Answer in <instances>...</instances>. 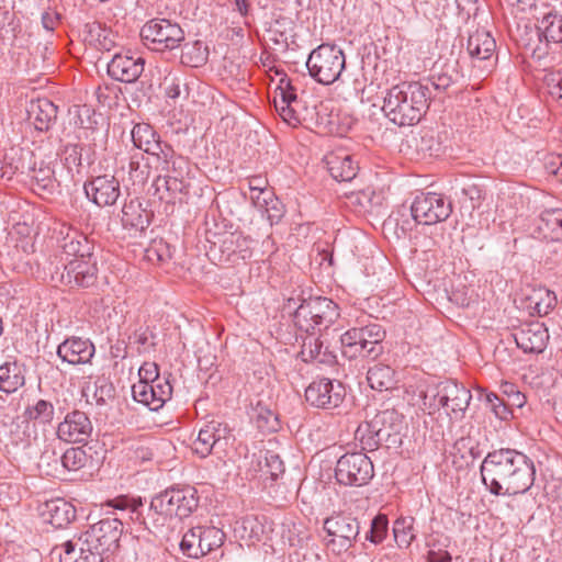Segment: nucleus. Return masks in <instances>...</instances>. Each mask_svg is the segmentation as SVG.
I'll return each instance as SVG.
<instances>
[{
	"label": "nucleus",
	"instance_id": "f257e3e1",
	"mask_svg": "<svg viewBox=\"0 0 562 562\" xmlns=\"http://www.w3.org/2000/svg\"><path fill=\"white\" fill-rule=\"evenodd\" d=\"M285 310L293 315L296 329L305 333L300 351L304 362H315L325 366L337 363V356L322 338V330L328 329L340 316L338 305L324 296L308 299L290 297Z\"/></svg>",
	"mask_w": 562,
	"mask_h": 562
},
{
	"label": "nucleus",
	"instance_id": "f03ea898",
	"mask_svg": "<svg viewBox=\"0 0 562 562\" xmlns=\"http://www.w3.org/2000/svg\"><path fill=\"white\" fill-rule=\"evenodd\" d=\"M480 473L483 485L492 495L515 496L531 488L536 479V467L524 452L501 448L485 456Z\"/></svg>",
	"mask_w": 562,
	"mask_h": 562
},
{
	"label": "nucleus",
	"instance_id": "7ed1b4c3",
	"mask_svg": "<svg viewBox=\"0 0 562 562\" xmlns=\"http://www.w3.org/2000/svg\"><path fill=\"white\" fill-rule=\"evenodd\" d=\"M435 97L428 85L419 81L402 82L387 90L382 111L394 124L412 126L420 121L429 101Z\"/></svg>",
	"mask_w": 562,
	"mask_h": 562
},
{
	"label": "nucleus",
	"instance_id": "20e7f679",
	"mask_svg": "<svg viewBox=\"0 0 562 562\" xmlns=\"http://www.w3.org/2000/svg\"><path fill=\"white\" fill-rule=\"evenodd\" d=\"M199 501L198 491L192 485H173L166 488L150 501L149 517L156 518L151 519V525H147L148 530L157 532L173 517H189L198 508Z\"/></svg>",
	"mask_w": 562,
	"mask_h": 562
},
{
	"label": "nucleus",
	"instance_id": "39448f33",
	"mask_svg": "<svg viewBox=\"0 0 562 562\" xmlns=\"http://www.w3.org/2000/svg\"><path fill=\"white\" fill-rule=\"evenodd\" d=\"M404 428V416L394 408H387L379 412L370 422L361 424L356 430V438L363 450L373 451L382 445L398 448Z\"/></svg>",
	"mask_w": 562,
	"mask_h": 562
},
{
	"label": "nucleus",
	"instance_id": "423d86ee",
	"mask_svg": "<svg viewBox=\"0 0 562 562\" xmlns=\"http://www.w3.org/2000/svg\"><path fill=\"white\" fill-rule=\"evenodd\" d=\"M384 328L376 323L352 327L340 336L341 352L348 359L367 358L375 360L383 353Z\"/></svg>",
	"mask_w": 562,
	"mask_h": 562
},
{
	"label": "nucleus",
	"instance_id": "0eeeda50",
	"mask_svg": "<svg viewBox=\"0 0 562 562\" xmlns=\"http://www.w3.org/2000/svg\"><path fill=\"white\" fill-rule=\"evenodd\" d=\"M345 54L336 45L322 44L313 49L306 67L312 78L322 85H331L345 69Z\"/></svg>",
	"mask_w": 562,
	"mask_h": 562
},
{
	"label": "nucleus",
	"instance_id": "6e6552de",
	"mask_svg": "<svg viewBox=\"0 0 562 562\" xmlns=\"http://www.w3.org/2000/svg\"><path fill=\"white\" fill-rule=\"evenodd\" d=\"M143 43L155 52L178 48L186 38L179 23L169 19L155 18L147 21L140 29Z\"/></svg>",
	"mask_w": 562,
	"mask_h": 562
},
{
	"label": "nucleus",
	"instance_id": "1a4fd4ad",
	"mask_svg": "<svg viewBox=\"0 0 562 562\" xmlns=\"http://www.w3.org/2000/svg\"><path fill=\"white\" fill-rule=\"evenodd\" d=\"M273 103L279 115L289 125L296 126L302 121L312 119V111L306 106L303 97L297 94L296 87L286 76L279 80Z\"/></svg>",
	"mask_w": 562,
	"mask_h": 562
},
{
	"label": "nucleus",
	"instance_id": "9d476101",
	"mask_svg": "<svg viewBox=\"0 0 562 562\" xmlns=\"http://www.w3.org/2000/svg\"><path fill=\"white\" fill-rule=\"evenodd\" d=\"M50 279L55 283L69 286L71 289L91 288L98 280V267L95 258L71 259L56 266L50 272Z\"/></svg>",
	"mask_w": 562,
	"mask_h": 562
},
{
	"label": "nucleus",
	"instance_id": "9b49d317",
	"mask_svg": "<svg viewBox=\"0 0 562 562\" xmlns=\"http://www.w3.org/2000/svg\"><path fill=\"white\" fill-rule=\"evenodd\" d=\"M374 475L371 459L362 452H348L341 456L335 468L337 483L345 486H364Z\"/></svg>",
	"mask_w": 562,
	"mask_h": 562
},
{
	"label": "nucleus",
	"instance_id": "f8f14e48",
	"mask_svg": "<svg viewBox=\"0 0 562 562\" xmlns=\"http://www.w3.org/2000/svg\"><path fill=\"white\" fill-rule=\"evenodd\" d=\"M452 212V204L442 194L436 192L420 193L411 205L415 223L434 225L446 221Z\"/></svg>",
	"mask_w": 562,
	"mask_h": 562
},
{
	"label": "nucleus",
	"instance_id": "ddd939ff",
	"mask_svg": "<svg viewBox=\"0 0 562 562\" xmlns=\"http://www.w3.org/2000/svg\"><path fill=\"white\" fill-rule=\"evenodd\" d=\"M122 533L123 522L120 518H104L83 533L85 544L109 558L119 549Z\"/></svg>",
	"mask_w": 562,
	"mask_h": 562
},
{
	"label": "nucleus",
	"instance_id": "4468645a",
	"mask_svg": "<svg viewBox=\"0 0 562 562\" xmlns=\"http://www.w3.org/2000/svg\"><path fill=\"white\" fill-rule=\"evenodd\" d=\"M232 437L231 429L226 425L212 420L200 429L192 449L201 458L215 454L222 459Z\"/></svg>",
	"mask_w": 562,
	"mask_h": 562
},
{
	"label": "nucleus",
	"instance_id": "2eb2a0df",
	"mask_svg": "<svg viewBox=\"0 0 562 562\" xmlns=\"http://www.w3.org/2000/svg\"><path fill=\"white\" fill-rule=\"evenodd\" d=\"M345 396L346 389L344 384L327 378L314 380L305 390L306 402L323 409L338 407Z\"/></svg>",
	"mask_w": 562,
	"mask_h": 562
},
{
	"label": "nucleus",
	"instance_id": "dca6fc26",
	"mask_svg": "<svg viewBox=\"0 0 562 562\" xmlns=\"http://www.w3.org/2000/svg\"><path fill=\"white\" fill-rule=\"evenodd\" d=\"M93 425L82 411L68 412L57 426V438L67 443H87L91 437Z\"/></svg>",
	"mask_w": 562,
	"mask_h": 562
},
{
	"label": "nucleus",
	"instance_id": "f3484780",
	"mask_svg": "<svg viewBox=\"0 0 562 562\" xmlns=\"http://www.w3.org/2000/svg\"><path fill=\"white\" fill-rule=\"evenodd\" d=\"M145 63V58L132 50L116 53L108 63V75L113 80L133 83L144 72Z\"/></svg>",
	"mask_w": 562,
	"mask_h": 562
},
{
	"label": "nucleus",
	"instance_id": "a211bd4d",
	"mask_svg": "<svg viewBox=\"0 0 562 562\" xmlns=\"http://www.w3.org/2000/svg\"><path fill=\"white\" fill-rule=\"evenodd\" d=\"M86 196L100 207L114 205L121 195V184L114 175L92 177L83 184Z\"/></svg>",
	"mask_w": 562,
	"mask_h": 562
},
{
	"label": "nucleus",
	"instance_id": "6ab92c4d",
	"mask_svg": "<svg viewBox=\"0 0 562 562\" xmlns=\"http://www.w3.org/2000/svg\"><path fill=\"white\" fill-rule=\"evenodd\" d=\"M435 400L451 413L463 415L470 405L472 395L469 389L454 380H445L436 385Z\"/></svg>",
	"mask_w": 562,
	"mask_h": 562
},
{
	"label": "nucleus",
	"instance_id": "aec40b11",
	"mask_svg": "<svg viewBox=\"0 0 562 562\" xmlns=\"http://www.w3.org/2000/svg\"><path fill=\"white\" fill-rule=\"evenodd\" d=\"M132 395L136 402L156 412L171 398L172 386L168 378L151 383L137 382L132 386Z\"/></svg>",
	"mask_w": 562,
	"mask_h": 562
},
{
	"label": "nucleus",
	"instance_id": "412c9836",
	"mask_svg": "<svg viewBox=\"0 0 562 562\" xmlns=\"http://www.w3.org/2000/svg\"><path fill=\"white\" fill-rule=\"evenodd\" d=\"M56 353L68 364H88L94 357L95 347L88 338L71 336L58 345Z\"/></svg>",
	"mask_w": 562,
	"mask_h": 562
},
{
	"label": "nucleus",
	"instance_id": "4be33fe9",
	"mask_svg": "<svg viewBox=\"0 0 562 562\" xmlns=\"http://www.w3.org/2000/svg\"><path fill=\"white\" fill-rule=\"evenodd\" d=\"M360 521L351 516L337 515L325 519L324 530L340 539V548L348 550L360 533Z\"/></svg>",
	"mask_w": 562,
	"mask_h": 562
},
{
	"label": "nucleus",
	"instance_id": "5701e85b",
	"mask_svg": "<svg viewBox=\"0 0 562 562\" xmlns=\"http://www.w3.org/2000/svg\"><path fill=\"white\" fill-rule=\"evenodd\" d=\"M515 342L524 352L540 353L549 340L548 329L541 323H530L514 334Z\"/></svg>",
	"mask_w": 562,
	"mask_h": 562
},
{
	"label": "nucleus",
	"instance_id": "b1692460",
	"mask_svg": "<svg viewBox=\"0 0 562 562\" xmlns=\"http://www.w3.org/2000/svg\"><path fill=\"white\" fill-rule=\"evenodd\" d=\"M58 155L68 169L91 166L95 160L94 145L91 144L66 143L60 146Z\"/></svg>",
	"mask_w": 562,
	"mask_h": 562
},
{
	"label": "nucleus",
	"instance_id": "393cba45",
	"mask_svg": "<svg viewBox=\"0 0 562 562\" xmlns=\"http://www.w3.org/2000/svg\"><path fill=\"white\" fill-rule=\"evenodd\" d=\"M58 108L47 98L32 100L27 106L29 120L40 132H46L57 119Z\"/></svg>",
	"mask_w": 562,
	"mask_h": 562
},
{
	"label": "nucleus",
	"instance_id": "a878e982",
	"mask_svg": "<svg viewBox=\"0 0 562 562\" xmlns=\"http://www.w3.org/2000/svg\"><path fill=\"white\" fill-rule=\"evenodd\" d=\"M27 177L31 179L32 190L38 195H53L58 190L59 183L55 177V170L49 164L42 161L37 166L35 162Z\"/></svg>",
	"mask_w": 562,
	"mask_h": 562
},
{
	"label": "nucleus",
	"instance_id": "bb28decb",
	"mask_svg": "<svg viewBox=\"0 0 562 562\" xmlns=\"http://www.w3.org/2000/svg\"><path fill=\"white\" fill-rule=\"evenodd\" d=\"M59 247L61 248L64 255L67 257L72 256L75 257L74 259L93 258L92 245L88 237L83 234H80L76 229L68 228V232L63 238Z\"/></svg>",
	"mask_w": 562,
	"mask_h": 562
},
{
	"label": "nucleus",
	"instance_id": "cd10ccee",
	"mask_svg": "<svg viewBox=\"0 0 562 562\" xmlns=\"http://www.w3.org/2000/svg\"><path fill=\"white\" fill-rule=\"evenodd\" d=\"M496 48L494 37L484 30H477L470 34L467 43V50L472 58L488 60Z\"/></svg>",
	"mask_w": 562,
	"mask_h": 562
},
{
	"label": "nucleus",
	"instance_id": "c85d7f7f",
	"mask_svg": "<svg viewBox=\"0 0 562 562\" xmlns=\"http://www.w3.org/2000/svg\"><path fill=\"white\" fill-rule=\"evenodd\" d=\"M122 224L138 232H144L150 224L151 213L142 207L137 200H131L122 207Z\"/></svg>",
	"mask_w": 562,
	"mask_h": 562
},
{
	"label": "nucleus",
	"instance_id": "c756f323",
	"mask_svg": "<svg viewBox=\"0 0 562 562\" xmlns=\"http://www.w3.org/2000/svg\"><path fill=\"white\" fill-rule=\"evenodd\" d=\"M326 164L330 176L341 182L355 179L359 170L358 164L350 155H330L326 158Z\"/></svg>",
	"mask_w": 562,
	"mask_h": 562
},
{
	"label": "nucleus",
	"instance_id": "7c9ffc66",
	"mask_svg": "<svg viewBox=\"0 0 562 562\" xmlns=\"http://www.w3.org/2000/svg\"><path fill=\"white\" fill-rule=\"evenodd\" d=\"M45 514L52 526L63 528L76 518V508L65 499L56 498L45 503Z\"/></svg>",
	"mask_w": 562,
	"mask_h": 562
},
{
	"label": "nucleus",
	"instance_id": "2f4dec72",
	"mask_svg": "<svg viewBox=\"0 0 562 562\" xmlns=\"http://www.w3.org/2000/svg\"><path fill=\"white\" fill-rule=\"evenodd\" d=\"M33 158V151L29 149H12L11 154L5 156V166L2 176L8 175L9 178L14 173L27 176L35 164Z\"/></svg>",
	"mask_w": 562,
	"mask_h": 562
},
{
	"label": "nucleus",
	"instance_id": "473e14b6",
	"mask_svg": "<svg viewBox=\"0 0 562 562\" xmlns=\"http://www.w3.org/2000/svg\"><path fill=\"white\" fill-rule=\"evenodd\" d=\"M23 368L18 362H5L0 366V391L13 393L25 383Z\"/></svg>",
	"mask_w": 562,
	"mask_h": 562
},
{
	"label": "nucleus",
	"instance_id": "72a5a7b5",
	"mask_svg": "<svg viewBox=\"0 0 562 562\" xmlns=\"http://www.w3.org/2000/svg\"><path fill=\"white\" fill-rule=\"evenodd\" d=\"M367 380L371 389L387 391L395 386V371L386 364L376 363L368 370Z\"/></svg>",
	"mask_w": 562,
	"mask_h": 562
},
{
	"label": "nucleus",
	"instance_id": "f704fd0d",
	"mask_svg": "<svg viewBox=\"0 0 562 562\" xmlns=\"http://www.w3.org/2000/svg\"><path fill=\"white\" fill-rule=\"evenodd\" d=\"M133 144L136 148L146 154L157 149V144L160 142L159 135L147 123H137L131 132Z\"/></svg>",
	"mask_w": 562,
	"mask_h": 562
},
{
	"label": "nucleus",
	"instance_id": "c9c22d12",
	"mask_svg": "<svg viewBox=\"0 0 562 562\" xmlns=\"http://www.w3.org/2000/svg\"><path fill=\"white\" fill-rule=\"evenodd\" d=\"M537 33L540 42L562 43V15L551 12L546 14L537 26Z\"/></svg>",
	"mask_w": 562,
	"mask_h": 562
},
{
	"label": "nucleus",
	"instance_id": "e433bc0d",
	"mask_svg": "<svg viewBox=\"0 0 562 562\" xmlns=\"http://www.w3.org/2000/svg\"><path fill=\"white\" fill-rule=\"evenodd\" d=\"M196 538L202 557L221 548L225 540V533L216 527L196 526Z\"/></svg>",
	"mask_w": 562,
	"mask_h": 562
},
{
	"label": "nucleus",
	"instance_id": "4c0bfd02",
	"mask_svg": "<svg viewBox=\"0 0 562 562\" xmlns=\"http://www.w3.org/2000/svg\"><path fill=\"white\" fill-rule=\"evenodd\" d=\"M209 59V47L202 41L186 43L181 49V63L189 67H202Z\"/></svg>",
	"mask_w": 562,
	"mask_h": 562
},
{
	"label": "nucleus",
	"instance_id": "58836bf2",
	"mask_svg": "<svg viewBox=\"0 0 562 562\" xmlns=\"http://www.w3.org/2000/svg\"><path fill=\"white\" fill-rule=\"evenodd\" d=\"M149 155L155 156L161 162V170L167 172L171 170L177 172L178 169H181V162H184L181 156L177 157L171 145L161 140L157 144V149L150 151Z\"/></svg>",
	"mask_w": 562,
	"mask_h": 562
},
{
	"label": "nucleus",
	"instance_id": "ea45409f",
	"mask_svg": "<svg viewBox=\"0 0 562 562\" xmlns=\"http://www.w3.org/2000/svg\"><path fill=\"white\" fill-rule=\"evenodd\" d=\"M413 517H400L394 521L393 535L400 548H408L416 538Z\"/></svg>",
	"mask_w": 562,
	"mask_h": 562
},
{
	"label": "nucleus",
	"instance_id": "a19ab883",
	"mask_svg": "<svg viewBox=\"0 0 562 562\" xmlns=\"http://www.w3.org/2000/svg\"><path fill=\"white\" fill-rule=\"evenodd\" d=\"M259 471L269 475L272 480H277L284 473V463L280 456L271 450H267L263 456L258 457Z\"/></svg>",
	"mask_w": 562,
	"mask_h": 562
},
{
	"label": "nucleus",
	"instance_id": "79ce46f5",
	"mask_svg": "<svg viewBox=\"0 0 562 562\" xmlns=\"http://www.w3.org/2000/svg\"><path fill=\"white\" fill-rule=\"evenodd\" d=\"M541 228L551 233L553 240L562 239V209L546 210L541 214Z\"/></svg>",
	"mask_w": 562,
	"mask_h": 562
},
{
	"label": "nucleus",
	"instance_id": "37998d69",
	"mask_svg": "<svg viewBox=\"0 0 562 562\" xmlns=\"http://www.w3.org/2000/svg\"><path fill=\"white\" fill-rule=\"evenodd\" d=\"M63 467L68 471H78L88 462V456L81 447L67 449L60 457Z\"/></svg>",
	"mask_w": 562,
	"mask_h": 562
},
{
	"label": "nucleus",
	"instance_id": "c03bdc74",
	"mask_svg": "<svg viewBox=\"0 0 562 562\" xmlns=\"http://www.w3.org/2000/svg\"><path fill=\"white\" fill-rule=\"evenodd\" d=\"M55 408L53 403L46 400H38L33 406L27 407L26 414L30 419L41 424H49L54 418Z\"/></svg>",
	"mask_w": 562,
	"mask_h": 562
},
{
	"label": "nucleus",
	"instance_id": "a18cd8bd",
	"mask_svg": "<svg viewBox=\"0 0 562 562\" xmlns=\"http://www.w3.org/2000/svg\"><path fill=\"white\" fill-rule=\"evenodd\" d=\"M387 529V517L385 515L379 514L373 519H371L370 529L366 532L364 539L374 544H379L385 539Z\"/></svg>",
	"mask_w": 562,
	"mask_h": 562
},
{
	"label": "nucleus",
	"instance_id": "49530a36",
	"mask_svg": "<svg viewBox=\"0 0 562 562\" xmlns=\"http://www.w3.org/2000/svg\"><path fill=\"white\" fill-rule=\"evenodd\" d=\"M456 77L457 72L454 71V69H452V74L449 72V69H446L440 72H434L425 85L429 86L431 94L432 90L443 92L452 83H454Z\"/></svg>",
	"mask_w": 562,
	"mask_h": 562
},
{
	"label": "nucleus",
	"instance_id": "de8ad7c7",
	"mask_svg": "<svg viewBox=\"0 0 562 562\" xmlns=\"http://www.w3.org/2000/svg\"><path fill=\"white\" fill-rule=\"evenodd\" d=\"M115 389L106 378H98L94 381L93 400L99 406L105 405L114 397Z\"/></svg>",
	"mask_w": 562,
	"mask_h": 562
},
{
	"label": "nucleus",
	"instance_id": "09e8293b",
	"mask_svg": "<svg viewBox=\"0 0 562 562\" xmlns=\"http://www.w3.org/2000/svg\"><path fill=\"white\" fill-rule=\"evenodd\" d=\"M194 541H198L196 529L192 527L183 535L179 544L180 551L190 559H200L202 551L199 550V544H194Z\"/></svg>",
	"mask_w": 562,
	"mask_h": 562
},
{
	"label": "nucleus",
	"instance_id": "8fccbe9b",
	"mask_svg": "<svg viewBox=\"0 0 562 562\" xmlns=\"http://www.w3.org/2000/svg\"><path fill=\"white\" fill-rule=\"evenodd\" d=\"M140 159H143V155L136 154L131 157L128 167H130V176L134 182L144 183L149 176V167L140 165Z\"/></svg>",
	"mask_w": 562,
	"mask_h": 562
},
{
	"label": "nucleus",
	"instance_id": "3c124183",
	"mask_svg": "<svg viewBox=\"0 0 562 562\" xmlns=\"http://www.w3.org/2000/svg\"><path fill=\"white\" fill-rule=\"evenodd\" d=\"M94 115H95L94 111L90 106H88V105L77 106L75 123L80 128H85V130L93 128V126L97 124V121L94 120Z\"/></svg>",
	"mask_w": 562,
	"mask_h": 562
},
{
	"label": "nucleus",
	"instance_id": "603ef678",
	"mask_svg": "<svg viewBox=\"0 0 562 562\" xmlns=\"http://www.w3.org/2000/svg\"><path fill=\"white\" fill-rule=\"evenodd\" d=\"M138 382L146 383L166 379L165 376H160L158 364L155 362H144L138 370Z\"/></svg>",
	"mask_w": 562,
	"mask_h": 562
},
{
	"label": "nucleus",
	"instance_id": "864d4df0",
	"mask_svg": "<svg viewBox=\"0 0 562 562\" xmlns=\"http://www.w3.org/2000/svg\"><path fill=\"white\" fill-rule=\"evenodd\" d=\"M261 211H265L267 213V218L269 220L271 225L279 223L284 214L282 203L274 195L271 200L267 202V206L262 207Z\"/></svg>",
	"mask_w": 562,
	"mask_h": 562
},
{
	"label": "nucleus",
	"instance_id": "5fc2aeb1",
	"mask_svg": "<svg viewBox=\"0 0 562 562\" xmlns=\"http://www.w3.org/2000/svg\"><path fill=\"white\" fill-rule=\"evenodd\" d=\"M109 558L101 553L99 550L89 548L85 543L79 549V555L75 558L72 562H103Z\"/></svg>",
	"mask_w": 562,
	"mask_h": 562
},
{
	"label": "nucleus",
	"instance_id": "6e6d98bb",
	"mask_svg": "<svg viewBox=\"0 0 562 562\" xmlns=\"http://www.w3.org/2000/svg\"><path fill=\"white\" fill-rule=\"evenodd\" d=\"M487 404L491 406V409L494 412L495 416L499 419H506L509 415V411L507 405L503 400L498 397L495 393H488L485 397Z\"/></svg>",
	"mask_w": 562,
	"mask_h": 562
},
{
	"label": "nucleus",
	"instance_id": "4d7b16f0",
	"mask_svg": "<svg viewBox=\"0 0 562 562\" xmlns=\"http://www.w3.org/2000/svg\"><path fill=\"white\" fill-rule=\"evenodd\" d=\"M143 507V501L142 498H137V499H133V503H132V506L128 510L130 513V518L134 521H139L142 522L145 528L148 530V526L147 525H151V519L153 518H156V516H151L149 517V513L147 514V517L145 518L140 512V508Z\"/></svg>",
	"mask_w": 562,
	"mask_h": 562
},
{
	"label": "nucleus",
	"instance_id": "13d9d810",
	"mask_svg": "<svg viewBox=\"0 0 562 562\" xmlns=\"http://www.w3.org/2000/svg\"><path fill=\"white\" fill-rule=\"evenodd\" d=\"M548 88L550 94L562 104V70L553 72L548 77Z\"/></svg>",
	"mask_w": 562,
	"mask_h": 562
},
{
	"label": "nucleus",
	"instance_id": "bf43d9fd",
	"mask_svg": "<svg viewBox=\"0 0 562 562\" xmlns=\"http://www.w3.org/2000/svg\"><path fill=\"white\" fill-rule=\"evenodd\" d=\"M273 198V192L271 190H256L250 191L249 199L251 200L255 207L258 210H262V207L267 206V202Z\"/></svg>",
	"mask_w": 562,
	"mask_h": 562
},
{
	"label": "nucleus",
	"instance_id": "052dcab7",
	"mask_svg": "<svg viewBox=\"0 0 562 562\" xmlns=\"http://www.w3.org/2000/svg\"><path fill=\"white\" fill-rule=\"evenodd\" d=\"M60 549L59 555L61 562H72L76 558L77 543L68 540L56 548Z\"/></svg>",
	"mask_w": 562,
	"mask_h": 562
},
{
	"label": "nucleus",
	"instance_id": "680f3d73",
	"mask_svg": "<svg viewBox=\"0 0 562 562\" xmlns=\"http://www.w3.org/2000/svg\"><path fill=\"white\" fill-rule=\"evenodd\" d=\"M60 21V14L56 11H45L42 14V25L47 32H53Z\"/></svg>",
	"mask_w": 562,
	"mask_h": 562
},
{
	"label": "nucleus",
	"instance_id": "e2e57ef3",
	"mask_svg": "<svg viewBox=\"0 0 562 562\" xmlns=\"http://www.w3.org/2000/svg\"><path fill=\"white\" fill-rule=\"evenodd\" d=\"M459 12L468 18L475 16L479 11L477 0H456Z\"/></svg>",
	"mask_w": 562,
	"mask_h": 562
},
{
	"label": "nucleus",
	"instance_id": "0e129e2a",
	"mask_svg": "<svg viewBox=\"0 0 562 562\" xmlns=\"http://www.w3.org/2000/svg\"><path fill=\"white\" fill-rule=\"evenodd\" d=\"M167 191L182 192L186 190V184L177 176H165L162 178Z\"/></svg>",
	"mask_w": 562,
	"mask_h": 562
},
{
	"label": "nucleus",
	"instance_id": "69168bd1",
	"mask_svg": "<svg viewBox=\"0 0 562 562\" xmlns=\"http://www.w3.org/2000/svg\"><path fill=\"white\" fill-rule=\"evenodd\" d=\"M378 196L375 195L373 190L367 189L357 194V202L362 207L372 206L373 204H379L378 201L374 202V199Z\"/></svg>",
	"mask_w": 562,
	"mask_h": 562
},
{
	"label": "nucleus",
	"instance_id": "338daca9",
	"mask_svg": "<svg viewBox=\"0 0 562 562\" xmlns=\"http://www.w3.org/2000/svg\"><path fill=\"white\" fill-rule=\"evenodd\" d=\"M132 503H133V499H130L126 496H119V497L108 501L106 505L114 509L125 512V510H130Z\"/></svg>",
	"mask_w": 562,
	"mask_h": 562
},
{
	"label": "nucleus",
	"instance_id": "774afa93",
	"mask_svg": "<svg viewBox=\"0 0 562 562\" xmlns=\"http://www.w3.org/2000/svg\"><path fill=\"white\" fill-rule=\"evenodd\" d=\"M452 558L448 551L445 550H429L427 562H451Z\"/></svg>",
	"mask_w": 562,
	"mask_h": 562
}]
</instances>
